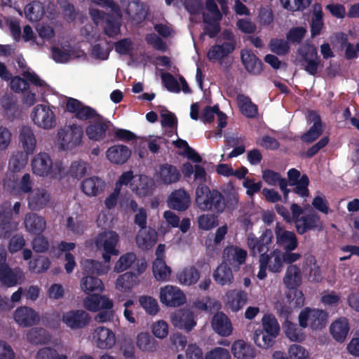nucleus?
Returning <instances> with one entry per match:
<instances>
[{"label":"nucleus","instance_id":"nucleus-1","mask_svg":"<svg viewBox=\"0 0 359 359\" xmlns=\"http://www.w3.org/2000/svg\"><path fill=\"white\" fill-rule=\"evenodd\" d=\"M195 203L203 211L221 213L225 209L224 196L217 189H210L205 184H199L196 189Z\"/></svg>","mask_w":359,"mask_h":359},{"label":"nucleus","instance_id":"nucleus-2","mask_svg":"<svg viewBox=\"0 0 359 359\" xmlns=\"http://www.w3.org/2000/svg\"><path fill=\"white\" fill-rule=\"evenodd\" d=\"M90 15L95 24L102 27L103 32L109 38H116L121 34V15H114L98 9H92Z\"/></svg>","mask_w":359,"mask_h":359},{"label":"nucleus","instance_id":"nucleus-3","mask_svg":"<svg viewBox=\"0 0 359 359\" xmlns=\"http://www.w3.org/2000/svg\"><path fill=\"white\" fill-rule=\"evenodd\" d=\"M273 238V232L270 229H266L262 235L257 238L252 233H249L247 238V244L250 250V254L252 257H259V260L262 257L269 259L268 252Z\"/></svg>","mask_w":359,"mask_h":359},{"label":"nucleus","instance_id":"nucleus-4","mask_svg":"<svg viewBox=\"0 0 359 359\" xmlns=\"http://www.w3.org/2000/svg\"><path fill=\"white\" fill-rule=\"evenodd\" d=\"M299 327L306 328L309 326L312 330H321L325 326L327 314L320 309L305 307L299 314Z\"/></svg>","mask_w":359,"mask_h":359},{"label":"nucleus","instance_id":"nucleus-5","mask_svg":"<svg viewBox=\"0 0 359 359\" xmlns=\"http://www.w3.org/2000/svg\"><path fill=\"white\" fill-rule=\"evenodd\" d=\"M31 116L34 124L43 129H51L56 125L54 112L44 104L35 106Z\"/></svg>","mask_w":359,"mask_h":359},{"label":"nucleus","instance_id":"nucleus-6","mask_svg":"<svg viewBox=\"0 0 359 359\" xmlns=\"http://www.w3.org/2000/svg\"><path fill=\"white\" fill-rule=\"evenodd\" d=\"M58 136L61 140V146L64 149H72L81 143L83 136V128L77 124L70 125L67 128L60 130Z\"/></svg>","mask_w":359,"mask_h":359},{"label":"nucleus","instance_id":"nucleus-7","mask_svg":"<svg viewBox=\"0 0 359 359\" xmlns=\"http://www.w3.org/2000/svg\"><path fill=\"white\" fill-rule=\"evenodd\" d=\"M67 110L75 115L81 121L96 118L100 114L93 108L83 104L81 101L73 97H69L66 102Z\"/></svg>","mask_w":359,"mask_h":359},{"label":"nucleus","instance_id":"nucleus-8","mask_svg":"<svg viewBox=\"0 0 359 359\" xmlns=\"http://www.w3.org/2000/svg\"><path fill=\"white\" fill-rule=\"evenodd\" d=\"M307 123H313L308 131L301 135V140L306 143H312L323 133V124L320 116L313 110H310L306 116Z\"/></svg>","mask_w":359,"mask_h":359},{"label":"nucleus","instance_id":"nucleus-9","mask_svg":"<svg viewBox=\"0 0 359 359\" xmlns=\"http://www.w3.org/2000/svg\"><path fill=\"white\" fill-rule=\"evenodd\" d=\"M11 203L6 202L0 210V238H8L18 229V224L12 221Z\"/></svg>","mask_w":359,"mask_h":359},{"label":"nucleus","instance_id":"nucleus-10","mask_svg":"<svg viewBox=\"0 0 359 359\" xmlns=\"http://www.w3.org/2000/svg\"><path fill=\"white\" fill-rule=\"evenodd\" d=\"M160 299L167 306L178 307L185 303L186 297L177 287L166 285L161 290Z\"/></svg>","mask_w":359,"mask_h":359},{"label":"nucleus","instance_id":"nucleus-11","mask_svg":"<svg viewBox=\"0 0 359 359\" xmlns=\"http://www.w3.org/2000/svg\"><path fill=\"white\" fill-rule=\"evenodd\" d=\"M137 274L129 271L118 276L116 282V287L117 290L121 292H128L133 289L134 286L137 285L139 282L138 275L142 273L145 271L147 268V263L144 261H142L140 264L138 261L137 262Z\"/></svg>","mask_w":359,"mask_h":359},{"label":"nucleus","instance_id":"nucleus-12","mask_svg":"<svg viewBox=\"0 0 359 359\" xmlns=\"http://www.w3.org/2000/svg\"><path fill=\"white\" fill-rule=\"evenodd\" d=\"M111 126H113L111 122L100 114L95 118L94 123L87 126L86 133L90 140L100 141L104 139L107 130Z\"/></svg>","mask_w":359,"mask_h":359},{"label":"nucleus","instance_id":"nucleus-13","mask_svg":"<svg viewBox=\"0 0 359 359\" xmlns=\"http://www.w3.org/2000/svg\"><path fill=\"white\" fill-rule=\"evenodd\" d=\"M287 178L290 186H295L293 192L302 197L308 196L309 190V179L306 174L301 175V172L296 168H291L287 171Z\"/></svg>","mask_w":359,"mask_h":359},{"label":"nucleus","instance_id":"nucleus-14","mask_svg":"<svg viewBox=\"0 0 359 359\" xmlns=\"http://www.w3.org/2000/svg\"><path fill=\"white\" fill-rule=\"evenodd\" d=\"M13 318L16 323L23 327H32L40 322L39 313L26 306L18 307L14 312Z\"/></svg>","mask_w":359,"mask_h":359},{"label":"nucleus","instance_id":"nucleus-15","mask_svg":"<svg viewBox=\"0 0 359 359\" xmlns=\"http://www.w3.org/2000/svg\"><path fill=\"white\" fill-rule=\"evenodd\" d=\"M276 244L284 250L293 251L298 247V240L294 231L283 229L279 223L275 228Z\"/></svg>","mask_w":359,"mask_h":359},{"label":"nucleus","instance_id":"nucleus-16","mask_svg":"<svg viewBox=\"0 0 359 359\" xmlns=\"http://www.w3.org/2000/svg\"><path fill=\"white\" fill-rule=\"evenodd\" d=\"M89 314L83 310H72L62 316V321L72 330L81 329L90 323Z\"/></svg>","mask_w":359,"mask_h":359},{"label":"nucleus","instance_id":"nucleus-17","mask_svg":"<svg viewBox=\"0 0 359 359\" xmlns=\"http://www.w3.org/2000/svg\"><path fill=\"white\" fill-rule=\"evenodd\" d=\"M230 38L231 41H225L220 45L215 44L210 48L207 53V57L210 61L222 60L235 50L236 41L232 36Z\"/></svg>","mask_w":359,"mask_h":359},{"label":"nucleus","instance_id":"nucleus-18","mask_svg":"<svg viewBox=\"0 0 359 359\" xmlns=\"http://www.w3.org/2000/svg\"><path fill=\"white\" fill-rule=\"evenodd\" d=\"M173 325L187 332L191 331L196 325L194 313L189 309H179L171 316Z\"/></svg>","mask_w":359,"mask_h":359},{"label":"nucleus","instance_id":"nucleus-19","mask_svg":"<svg viewBox=\"0 0 359 359\" xmlns=\"http://www.w3.org/2000/svg\"><path fill=\"white\" fill-rule=\"evenodd\" d=\"M217 114L218 116V126L217 135L221 136L222 133V129L226 126V115L219 110L217 104L213 107L206 106L202 111L201 119V121L206 123H211L215 118V115Z\"/></svg>","mask_w":359,"mask_h":359},{"label":"nucleus","instance_id":"nucleus-20","mask_svg":"<svg viewBox=\"0 0 359 359\" xmlns=\"http://www.w3.org/2000/svg\"><path fill=\"white\" fill-rule=\"evenodd\" d=\"M118 241V235L115 231H109L100 233L95 239V245L97 248H102L105 252L114 253L117 255L118 250L116 246Z\"/></svg>","mask_w":359,"mask_h":359},{"label":"nucleus","instance_id":"nucleus-21","mask_svg":"<svg viewBox=\"0 0 359 359\" xmlns=\"http://www.w3.org/2000/svg\"><path fill=\"white\" fill-rule=\"evenodd\" d=\"M241 60L249 74L259 75L263 71V62L252 50H241Z\"/></svg>","mask_w":359,"mask_h":359},{"label":"nucleus","instance_id":"nucleus-22","mask_svg":"<svg viewBox=\"0 0 359 359\" xmlns=\"http://www.w3.org/2000/svg\"><path fill=\"white\" fill-rule=\"evenodd\" d=\"M52 167V160L46 152H41L36 154L32 161L33 172L39 176H47L50 173Z\"/></svg>","mask_w":359,"mask_h":359},{"label":"nucleus","instance_id":"nucleus-23","mask_svg":"<svg viewBox=\"0 0 359 359\" xmlns=\"http://www.w3.org/2000/svg\"><path fill=\"white\" fill-rule=\"evenodd\" d=\"M28 207L33 211H37L46 206L50 201V194L44 189L36 188L28 195Z\"/></svg>","mask_w":359,"mask_h":359},{"label":"nucleus","instance_id":"nucleus-24","mask_svg":"<svg viewBox=\"0 0 359 359\" xmlns=\"http://www.w3.org/2000/svg\"><path fill=\"white\" fill-rule=\"evenodd\" d=\"M213 330L222 337H228L231 334L233 327L230 319L223 312L216 313L212 319Z\"/></svg>","mask_w":359,"mask_h":359},{"label":"nucleus","instance_id":"nucleus-25","mask_svg":"<svg viewBox=\"0 0 359 359\" xmlns=\"http://www.w3.org/2000/svg\"><path fill=\"white\" fill-rule=\"evenodd\" d=\"M83 305L90 311H97L101 309H112L113 302L105 296L94 294L84 299Z\"/></svg>","mask_w":359,"mask_h":359},{"label":"nucleus","instance_id":"nucleus-26","mask_svg":"<svg viewBox=\"0 0 359 359\" xmlns=\"http://www.w3.org/2000/svg\"><path fill=\"white\" fill-rule=\"evenodd\" d=\"M106 187L105 182L100 177L93 176L85 179L81 185V191L88 196H97Z\"/></svg>","mask_w":359,"mask_h":359},{"label":"nucleus","instance_id":"nucleus-27","mask_svg":"<svg viewBox=\"0 0 359 359\" xmlns=\"http://www.w3.org/2000/svg\"><path fill=\"white\" fill-rule=\"evenodd\" d=\"M190 196L184 189L175 190L169 196L168 203L170 208L184 211L189 207Z\"/></svg>","mask_w":359,"mask_h":359},{"label":"nucleus","instance_id":"nucleus-28","mask_svg":"<svg viewBox=\"0 0 359 359\" xmlns=\"http://www.w3.org/2000/svg\"><path fill=\"white\" fill-rule=\"evenodd\" d=\"M320 224V218L316 213H310L302 216L295 221V227L299 234L303 235L306 232L316 229Z\"/></svg>","mask_w":359,"mask_h":359},{"label":"nucleus","instance_id":"nucleus-29","mask_svg":"<svg viewBox=\"0 0 359 359\" xmlns=\"http://www.w3.org/2000/svg\"><path fill=\"white\" fill-rule=\"evenodd\" d=\"M131 156V151L125 145L117 144L109 147L107 151V157L111 163L122 165Z\"/></svg>","mask_w":359,"mask_h":359},{"label":"nucleus","instance_id":"nucleus-30","mask_svg":"<svg viewBox=\"0 0 359 359\" xmlns=\"http://www.w3.org/2000/svg\"><path fill=\"white\" fill-rule=\"evenodd\" d=\"M93 337L97 340V346L102 349L110 348L115 344L114 334L105 327H97Z\"/></svg>","mask_w":359,"mask_h":359},{"label":"nucleus","instance_id":"nucleus-31","mask_svg":"<svg viewBox=\"0 0 359 359\" xmlns=\"http://www.w3.org/2000/svg\"><path fill=\"white\" fill-rule=\"evenodd\" d=\"M349 330V323L346 318H340L333 322L330 325V334L333 339L337 342H344Z\"/></svg>","mask_w":359,"mask_h":359},{"label":"nucleus","instance_id":"nucleus-32","mask_svg":"<svg viewBox=\"0 0 359 359\" xmlns=\"http://www.w3.org/2000/svg\"><path fill=\"white\" fill-rule=\"evenodd\" d=\"M227 304L233 311L241 309L248 302V293L243 290H233L226 293Z\"/></svg>","mask_w":359,"mask_h":359},{"label":"nucleus","instance_id":"nucleus-33","mask_svg":"<svg viewBox=\"0 0 359 359\" xmlns=\"http://www.w3.org/2000/svg\"><path fill=\"white\" fill-rule=\"evenodd\" d=\"M25 225L30 233L39 235L46 229V221L42 217L35 213H30L25 217Z\"/></svg>","mask_w":359,"mask_h":359},{"label":"nucleus","instance_id":"nucleus-34","mask_svg":"<svg viewBox=\"0 0 359 359\" xmlns=\"http://www.w3.org/2000/svg\"><path fill=\"white\" fill-rule=\"evenodd\" d=\"M214 280L219 285H230L233 281L232 270L226 263L222 262L214 271L212 274Z\"/></svg>","mask_w":359,"mask_h":359},{"label":"nucleus","instance_id":"nucleus-35","mask_svg":"<svg viewBox=\"0 0 359 359\" xmlns=\"http://www.w3.org/2000/svg\"><path fill=\"white\" fill-rule=\"evenodd\" d=\"M283 283L288 289L299 287L302 284V272L299 267L293 264L288 266L283 278Z\"/></svg>","mask_w":359,"mask_h":359},{"label":"nucleus","instance_id":"nucleus-36","mask_svg":"<svg viewBox=\"0 0 359 359\" xmlns=\"http://www.w3.org/2000/svg\"><path fill=\"white\" fill-rule=\"evenodd\" d=\"M310 27L311 37L320 35L324 27L323 12L321 4L319 3H316L313 6V13Z\"/></svg>","mask_w":359,"mask_h":359},{"label":"nucleus","instance_id":"nucleus-37","mask_svg":"<svg viewBox=\"0 0 359 359\" xmlns=\"http://www.w3.org/2000/svg\"><path fill=\"white\" fill-rule=\"evenodd\" d=\"M159 176L163 184H171L178 182L181 175L175 166L165 163L160 167Z\"/></svg>","mask_w":359,"mask_h":359},{"label":"nucleus","instance_id":"nucleus-38","mask_svg":"<svg viewBox=\"0 0 359 359\" xmlns=\"http://www.w3.org/2000/svg\"><path fill=\"white\" fill-rule=\"evenodd\" d=\"M231 351L234 357L238 359H251L255 355L252 346L243 340L236 341L231 346Z\"/></svg>","mask_w":359,"mask_h":359},{"label":"nucleus","instance_id":"nucleus-39","mask_svg":"<svg viewBox=\"0 0 359 359\" xmlns=\"http://www.w3.org/2000/svg\"><path fill=\"white\" fill-rule=\"evenodd\" d=\"M20 141L27 154H32L36 147V139L30 127L25 126L20 130Z\"/></svg>","mask_w":359,"mask_h":359},{"label":"nucleus","instance_id":"nucleus-40","mask_svg":"<svg viewBox=\"0 0 359 359\" xmlns=\"http://www.w3.org/2000/svg\"><path fill=\"white\" fill-rule=\"evenodd\" d=\"M237 102L241 113L246 117L253 118L258 114L257 106L254 104L250 98L245 95H238Z\"/></svg>","mask_w":359,"mask_h":359},{"label":"nucleus","instance_id":"nucleus-41","mask_svg":"<svg viewBox=\"0 0 359 359\" xmlns=\"http://www.w3.org/2000/svg\"><path fill=\"white\" fill-rule=\"evenodd\" d=\"M200 278V273L195 266L184 268L177 274L179 282L184 285H192L196 284Z\"/></svg>","mask_w":359,"mask_h":359},{"label":"nucleus","instance_id":"nucleus-42","mask_svg":"<svg viewBox=\"0 0 359 359\" xmlns=\"http://www.w3.org/2000/svg\"><path fill=\"white\" fill-rule=\"evenodd\" d=\"M81 290L86 294L93 292H100L103 290V283L102 280L94 276H86L81 281Z\"/></svg>","mask_w":359,"mask_h":359},{"label":"nucleus","instance_id":"nucleus-43","mask_svg":"<svg viewBox=\"0 0 359 359\" xmlns=\"http://www.w3.org/2000/svg\"><path fill=\"white\" fill-rule=\"evenodd\" d=\"M27 340L33 344H45L50 341L47 331L42 327H33L26 334Z\"/></svg>","mask_w":359,"mask_h":359},{"label":"nucleus","instance_id":"nucleus-44","mask_svg":"<svg viewBox=\"0 0 359 359\" xmlns=\"http://www.w3.org/2000/svg\"><path fill=\"white\" fill-rule=\"evenodd\" d=\"M0 282L7 287H13L18 284L17 273L6 264L0 266Z\"/></svg>","mask_w":359,"mask_h":359},{"label":"nucleus","instance_id":"nucleus-45","mask_svg":"<svg viewBox=\"0 0 359 359\" xmlns=\"http://www.w3.org/2000/svg\"><path fill=\"white\" fill-rule=\"evenodd\" d=\"M152 271L157 280H167L170 276L171 269L166 265L163 259H156L152 265Z\"/></svg>","mask_w":359,"mask_h":359},{"label":"nucleus","instance_id":"nucleus-46","mask_svg":"<svg viewBox=\"0 0 359 359\" xmlns=\"http://www.w3.org/2000/svg\"><path fill=\"white\" fill-rule=\"evenodd\" d=\"M137 243L144 250L151 249L156 243L157 233L154 229H149L147 231L140 233L137 236Z\"/></svg>","mask_w":359,"mask_h":359},{"label":"nucleus","instance_id":"nucleus-47","mask_svg":"<svg viewBox=\"0 0 359 359\" xmlns=\"http://www.w3.org/2000/svg\"><path fill=\"white\" fill-rule=\"evenodd\" d=\"M299 325L286 321L284 330L286 337L292 341L302 342L305 339V334Z\"/></svg>","mask_w":359,"mask_h":359},{"label":"nucleus","instance_id":"nucleus-48","mask_svg":"<svg viewBox=\"0 0 359 359\" xmlns=\"http://www.w3.org/2000/svg\"><path fill=\"white\" fill-rule=\"evenodd\" d=\"M262 330L265 333L276 338L280 332V326L276 318L271 314L262 318Z\"/></svg>","mask_w":359,"mask_h":359},{"label":"nucleus","instance_id":"nucleus-49","mask_svg":"<svg viewBox=\"0 0 359 359\" xmlns=\"http://www.w3.org/2000/svg\"><path fill=\"white\" fill-rule=\"evenodd\" d=\"M203 22L206 24L204 27L205 33L211 39L215 38L221 31L220 20H215V17H210L208 14H203Z\"/></svg>","mask_w":359,"mask_h":359},{"label":"nucleus","instance_id":"nucleus-50","mask_svg":"<svg viewBox=\"0 0 359 359\" xmlns=\"http://www.w3.org/2000/svg\"><path fill=\"white\" fill-rule=\"evenodd\" d=\"M137 346L143 351L153 352L156 349V342L149 333L142 332L137 335Z\"/></svg>","mask_w":359,"mask_h":359},{"label":"nucleus","instance_id":"nucleus-51","mask_svg":"<svg viewBox=\"0 0 359 359\" xmlns=\"http://www.w3.org/2000/svg\"><path fill=\"white\" fill-rule=\"evenodd\" d=\"M50 265V262L48 257L39 255L29 261V269L32 273H41L47 271Z\"/></svg>","mask_w":359,"mask_h":359},{"label":"nucleus","instance_id":"nucleus-52","mask_svg":"<svg viewBox=\"0 0 359 359\" xmlns=\"http://www.w3.org/2000/svg\"><path fill=\"white\" fill-rule=\"evenodd\" d=\"M137 260L135 253L130 252L122 255L114 266V271L121 273L129 269Z\"/></svg>","mask_w":359,"mask_h":359},{"label":"nucleus","instance_id":"nucleus-53","mask_svg":"<svg viewBox=\"0 0 359 359\" xmlns=\"http://www.w3.org/2000/svg\"><path fill=\"white\" fill-rule=\"evenodd\" d=\"M275 337H271L269 334L265 333L262 330L257 329L253 334V340L255 344L263 348L271 347L274 343Z\"/></svg>","mask_w":359,"mask_h":359},{"label":"nucleus","instance_id":"nucleus-54","mask_svg":"<svg viewBox=\"0 0 359 359\" xmlns=\"http://www.w3.org/2000/svg\"><path fill=\"white\" fill-rule=\"evenodd\" d=\"M83 273L86 276L101 275L104 273L101 262L93 260L85 259L81 262Z\"/></svg>","mask_w":359,"mask_h":359},{"label":"nucleus","instance_id":"nucleus-55","mask_svg":"<svg viewBox=\"0 0 359 359\" xmlns=\"http://www.w3.org/2000/svg\"><path fill=\"white\" fill-rule=\"evenodd\" d=\"M139 302L147 313L149 315H156L159 311L158 302L152 297L147 295L140 296L139 297Z\"/></svg>","mask_w":359,"mask_h":359},{"label":"nucleus","instance_id":"nucleus-56","mask_svg":"<svg viewBox=\"0 0 359 359\" xmlns=\"http://www.w3.org/2000/svg\"><path fill=\"white\" fill-rule=\"evenodd\" d=\"M154 189V182L152 179L140 177V183L137 187L136 193L142 197L147 196L152 194Z\"/></svg>","mask_w":359,"mask_h":359},{"label":"nucleus","instance_id":"nucleus-57","mask_svg":"<svg viewBox=\"0 0 359 359\" xmlns=\"http://www.w3.org/2000/svg\"><path fill=\"white\" fill-rule=\"evenodd\" d=\"M280 2L290 11H303L310 6L311 0H280Z\"/></svg>","mask_w":359,"mask_h":359},{"label":"nucleus","instance_id":"nucleus-58","mask_svg":"<svg viewBox=\"0 0 359 359\" xmlns=\"http://www.w3.org/2000/svg\"><path fill=\"white\" fill-rule=\"evenodd\" d=\"M269 48L271 52L278 55H285L287 54L290 50L288 42L284 39L277 38L271 39Z\"/></svg>","mask_w":359,"mask_h":359},{"label":"nucleus","instance_id":"nucleus-59","mask_svg":"<svg viewBox=\"0 0 359 359\" xmlns=\"http://www.w3.org/2000/svg\"><path fill=\"white\" fill-rule=\"evenodd\" d=\"M269 255V270L273 273H278L282 270L283 259L282 254L278 250H273Z\"/></svg>","mask_w":359,"mask_h":359},{"label":"nucleus","instance_id":"nucleus-60","mask_svg":"<svg viewBox=\"0 0 359 359\" xmlns=\"http://www.w3.org/2000/svg\"><path fill=\"white\" fill-rule=\"evenodd\" d=\"M161 80L163 86L168 91L176 93L180 92L181 88L178 81L170 73H162Z\"/></svg>","mask_w":359,"mask_h":359},{"label":"nucleus","instance_id":"nucleus-61","mask_svg":"<svg viewBox=\"0 0 359 359\" xmlns=\"http://www.w3.org/2000/svg\"><path fill=\"white\" fill-rule=\"evenodd\" d=\"M88 164L83 161H74L70 166L69 174L75 179H81L87 172Z\"/></svg>","mask_w":359,"mask_h":359},{"label":"nucleus","instance_id":"nucleus-62","mask_svg":"<svg viewBox=\"0 0 359 359\" xmlns=\"http://www.w3.org/2000/svg\"><path fill=\"white\" fill-rule=\"evenodd\" d=\"M133 41L129 38H124L114 43L116 52L123 55H131L133 49Z\"/></svg>","mask_w":359,"mask_h":359},{"label":"nucleus","instance_id":"nucleus-63","mask_svg":"<svg viewBox=\"0 0 359 359\" xmlns=\"http://www.w3.org/2000/svg\"><path fill=\"white\" fill-rule=\"evenodd\" d=\"M298 53L304 62L318 57L317 48L311 44H306L300 48L298 50Z\"/></svg>","mask_w":359,"mask_h":359},{"label":"nucleus","instance_id":"nucleus-64","mask_svg":"<svg viewBox=\"0 0 359 359\" xmlns=\"http://www.w3.org/2000/svg\"><path fill=\"white\" fill-rule=\"evenodd\" d=\"M290 359H309V352L299 344H292L288 349Z\"/></svg>","mask_w":359,"mask_h":359}]
</instances>
